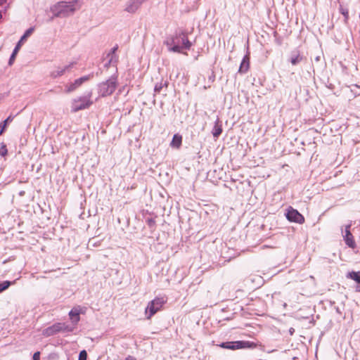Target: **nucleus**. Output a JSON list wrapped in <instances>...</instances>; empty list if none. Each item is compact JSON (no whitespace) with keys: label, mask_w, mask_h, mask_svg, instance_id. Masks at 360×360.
Masks as SVG:
<instances>
[{"label":"nucleus","mask_w":360,"mask_h":360,"mask_svg":"<svg viewBox=\"0 0 360 360\" xmlns=\"http://www.w3.org/2000/svg\"><path fill=\"white\" fill-rule=\"evenodd\" d=\"M80 313H81V309L79 307L73 308L69 313L70 320L73 323H77L80 320V317H79Z\"/></svg>","instance_id":"obj_9"},{"label":"nucleus","mask_w":360,"mask_h":360,"mask_svg":"<svg viewBox=\"0 0 360 360\" xmlns=\"http://www.w3.org/2000/svg\"><path fill=\"white\" fill-rule=\"evenodd\" d=\"M82 84V82L81 80H79V79H77L76 80H75L74 82V85L76 86L77 88H78L79 86H81Z\"/></svg>","instance_id":"obj_29"},{"label":"nucleus","mask_w":360,"mask_h":360,"mask_svg":"<svg viewBox=\"0 0 360 360\" xmlns=\"http://www.w3.org/2000/svg\"><path fill=\"white\" fill-rule=\"evenodd\" d=\"M349 278L355 281L356 283H360V271H352L349 273L347 276Z\"/></svg>","instance_id":"obj_14"},{"label":"nucleus","mask_w":360,"mask_h":360,"mask_svg":"<svg viewBox=\"0 0 360 360\" xmlns=\"http://www.w3.org/2000/svg\"><path fill=\"white\" fill-rule=\"evenodd\" d=\"M165 45H192L188 41L187 35L184 32H176L171 38V41L167 40Z\"/></svg>","instance_id":"obj_5"},{"label":"nucleus","mask_w":360,"mask_h":360,"mask_svg":"<svg viewBox=\"0 0 360 360\" xmlns=\"http://www.w3.org/2000/svg\"><path fill=\"white\" fill-rule=\"evenodd\" d=\"M302 60V58L300 57V56H297L294 58H291V63L292 65H296L297 63H299Z\"/></svg>","instance_id":"obj_24"},{"label":"nucleus","mask_w":360,"mask_h":360,"mask_svg":"<svg viewBox=\"0 0 360 360\" xmlns=\"http://www.w3.org/2000/svg\"><path fill=\"white\" fill-rule=\"evenodd\" d=\"M351 225H347L345 227V235L344 236V240L345 243L351 248L354 249L356 248V243L353 235L350 232Z\"/></svg>","instance_id":"obj_8"},{"label":"nucleus","mask_w":360,"mask_h":360,"mask_svg":"<svg viewBox=\"0 0 360 360\" xmlns=\"http://www.w3.org/2000/svg\"><path fill=\"white\" fill-rule=\"evenodd\" d=\"M117 88V82L115 78H111L105 82L101 84L99 91L102 96H108L111 95Z\"/></svg>","instance_id":"obj_4"},{"label":"nucleus","mask_w":360,"mask_h":360,"mask_svg":"<svg viewBox=\"0 0 360 360\" xmlns=\"http://www.w3.org/2000/svg\"><path fill=\"white\" fill-rule=\"evenodd\" d=\"M34 32L33 27H30L28 30L25 31L24 34L20 37V39L17 42L16 45H21V44H23L25 42L26 39L29 37Z\"/></svg>","instance_id":"obj_12"},{"label":"nucleus","mask_w":360,"mask_h":360,"mask_svg":"<svg viewBox=\"0 0 360 360\" xmlns=\"http://www.w3.org/2000/svg\"><path fill=\"white\" fill-rule=\"evenodd\" d=\"M33 360H40V352H36L33 355Z\"/></svg>","instance_id":"obj_28"},{"label":"nucleus","mask_w":360,"mask_h":360,"mask_svg":"<svg viewBox=\"0 0 360 360\" xmlns=\"http://www.w3.org/2000/svg\"><path fill=\"white\" fill-rule=\"evenodd\" d=\"M166 302L167 298L165 297H156L153 300L150 301L148 304L145 311L147 319H150L155 314L162 309Z\"/></svg>","instance_id":"obj_3"},{"label":"nucleus","mask_w":360,"mask_h":360,"mask_svg":"<svg viewBox=\"0 0 360 360\" xmlns=\"http://www.w3.org/2000/svg\"><path fill=\"white\" fill-rule=\"evenodd\" d=\"M80 8L78 1H60L51 8V11L55 17L65 18L75 13Z\"/></svg>","instance_id":"obj_1"},{"label":"nucleus","mask_w":360,"mask_h":360,"mask_svg":"<svg viewBox=\"0 0 360 360\" xmlns=\"http://www.w3.org/2000/svg\"><path fill=\"white\" fill-rule=\"evenodd\" d=\"M250 67V56L249 53H248L243 58L242 63L240 64L239 72L241 73L246 72Z\"/></svg>","instance_id":"obj_10"},{"label":"nucleus","mask_w":360,"mask_h":360,"mask_svg":"<svg viewBox=\"0 0 360 360\" xmlns=\"http://www.w3.org/2000/svg\"><path fill=\"white\" fill-rule=\"evenodd\" d=\"M11 120V116H9L6 120H5L1 124H0V136L4 133V130L6 128L7 123Z\"/></svg>","instance_id":"obj_18"},{"label":"nucleus","mask_w":360,"mask_h":360,"mask_svg":"<svg viewBox=\"0 0 360 360\" xmlns=\"http://www.w3.org/2000/svg\"><path fill=\"white\" fill-rule=\"evenodd\" d=\"M181 143H182V136L179 134H176L174 135V136L172 138V140L170 143V146L172 148L179 149L181 147Z\"/></svg>","instance_id":"obj_11"},{"label":"nucleus","mask_w":360,"mask_h":360,"mask_svg":"<svg viewBox=\"0 0 360 360\" xmlns=\"http://www.w3.org/2000/svg\"><path fill=\"white\" fill-rule=\"evenodd\" d=\"M189 46H171L169 48V51H172V52H180L181 51L184 49H186V48H188Z\"/></svg>","instance_id":"obj_21"},{"label":"nucleus","mask_w":360,"mask_h":360,"mask_svg":"<svg viewBox=\"0 0 360 360\" xmlns=\"http://www.w3.org/2000/svg\"><path fill=\"white\" fill-rule=\"evenodd\" d=\"M93 77V75H86V76H84L82 77H80L79 78V80L82 81V84L84 82H86L88 80H89L90 79H91Z\"/></svg>","instance_id":"obj_25"},{"label":"nucleus","mask_w":360,"mask_h":360,"mask_svg":"<svg viewBox=\"0 0 360 360\" xmlns=\"http://www.w3.org/2000/svg\"><path fill=\"white\" fill-rule=\"evenodd\" d=\"M87 353L85 350H82L80 352L79 355V360H86Z\"/></svg>","instance_id":"obj_23"},{"label":"nucleus","mask_w":360,"mask_h":360,"mask_svg":"<svg viewBox=\"0 0 360 360\" xmlns=\"http://www.w3.org/2000/svg\"><path fill=\"white\" fill-rule=\"evenodd\" d=\"M77 89L76 86L74 85V82L70 84L67 89L68 92H71Z\"/></svg>","instance_id":"obj_27"},{"label":"nucleus","mask_w":360,"mask_h":360,"mask_svg":"<svg viewBox=\"0 0 360 360\" xmlns=\"http://www.w3.org/2000/svg\"><path fill=\"white\" fill-rule=\"evenodd\" d=\"M65 69L66 68H62L60 70H55L53 71L52 73H51V75L54 77H59L62 75L64 74L65 71Z\"/></svg>","instance_id":"obj_19"},{"label":"nucleus","mask_w":360,"mask_h":360,"mask_svg":"<svg viewBox=\"0 0 360 360\" xmlns=\"http://www.w3.org/2000/svg\"><path fill=\"white\" fill-rule=\"evenodd\" d=\"M340 11H341V13L344 15L345 18L346 20L348 19L349 18V12H348V10L346 9V8H341L340 9Z\"/></svg>","instance_id":"obj_26"},{"label":"nucleus","mask_w":360,"mask_h":360,"mask_svg":"<svg viewBox=\"0 0 360 360\" xmlns=\"http://www.w3.org/2000/svg\"><path fill=\"white\" fill-rule=\"evenodd\" d=\"M10 285L11 282L7 281L0 283V292L6 290L10 286Z\"/></svg>","instance_id":"obj_20"},{"label":"nucleus","mask_w":360,"mask_h":360,"mask_svg":"<svg viewBox=\"0 0 360 360\" xmlns=\"http://www.w3.org/2000/svg\"><path fill=\"white\" fill-rule=\"evenodd\" d=\"M92 101L90 99L85 98H79L77 100H75L72 103V112H76L79 110H84L89 108L92 105Z\"/></svg>","instance_id":"obj_7"},{"label":"nucleus","mask_w":360,"mask_h":360,"mask_svg":"<svg viewBox=\"0 0 360 360\" xmlns=\"http://www.w3.org/2000/svg\"><path fill=\"white\" fill-rule=\"evenodd\" d=\"M7 153H8V150H7V148H6V146L3 144L1 147H0V155L1 156H5L7 155Z\"/></svg>","instance_id":"obj_22"},{"label":"nucleus","mask_w":360,"mask_h":360,"mask_svg":"<svg viewBox=\"0 0 360 360\" xmlns=\"http://www.w3.org/2000/svg\"><path fill=\"white\" fill-rule=\"evenodd\" d=\"M53 329H55L54 330H55L56 333H57L60 331L65 330L68 328V326H66L64 323H56V324L53 325Z\"/></svg>","instance_id":"obj_15"},{"label":"nucleus","mask_w":360,"mask_h":360,"mask_svg":"<svg viewBox=\"0 0 360 360\" xmlns=\"http://www.w3.org/2000/svg\"><path fill=\"white\" fill-rule=\"evenodd\" d=\"M20 46H15V48L14 49V50L11 56V58L9 59V61H8L9 65H11L13 63L15 56L20 50Z\"/></svg>","instance_id":"obj_16"},{"label":"nucleus","mask_w":360,"mask_h":360,"mask_svg":"<svg viewBox=\"0 0 360 360\" xmlns=\"http://www.w3.org/2000/svg\"><path fill=\"white\" fill-rule=\"evenodd\" d=\"M4 2V0H0V5L2 4Z\"/></svg>","instance_id":"obj_31"},{"label":"nucleus","mask_w":360,"mask_h":360,"mask_svg":"<svg viewBox=\"0 0 360 360\" xmlns=\"http://www.w3.org/2000/svg\"><path fill=\"white\" fill-rule=\"evenodd\" d=\"M125 360H136L135 359L131 357V356H128L127 358H126Z\"/></svg>","instance_id":"obj_30"},{"label":"nucleus","mask_w":360,"mask_h":360,"mask_svg":"<svg viewBox=\"0 0 360 360\" xmlns=\"http://www.w3.org/2000/svg\"><path fill=\"white\" fill-rule=\"evenodd\" d=\"M221 132H222L221 125L219 124L218 122H216L213 127V129H212L213 136L215 138H218L219 136V135L221 134Z\"/></svg>","instance_id":"obj_13"},{"label":"nucleus","mask_w":360,"mask_h":360,"mask_svg":"<svg viewBox=\"0 0 360 360\" xmlns=\"http://www.w3.org/2000/svg\"><path fill=\"white\" fill-rule=\"evenodd\" d=\"M55 329H53V326L46 328L44 331H43V335H45V336H51V335H53L56 334V332L54 330Z\"/></svg>","instance_id":"obj_17"},{"label":"nucleus","mask_w":360,"mask_h":360,"mask_svg":"<svg viewBox=\"0 0 360 360\" xmlns=\"http://www.w3.org/2000/svg\"><path fill=\"white\" fill-rule=\"evenodd\" d=\"M286 218L290 221L300 224L304 223V217L297 210L290 207L286 213Z\"/></svg>","instance_id":"obj_6"},{"label":"nucleus","mask_w":360,"mask_h":360,"mask_svg":"<svg viewBox=\"0 0 360 360\" xmlns=\"http://www.w3.org/2000/svg\"><path fill=\"white\" fill-rule=\"evenodd\" d=\"M261 345L250 341H243V340H238V341H232V342H222L219 345V346L224 349L236 350L241 349H255Z\"/></svg>","instance_id":"obj_2"}]
</instances>
